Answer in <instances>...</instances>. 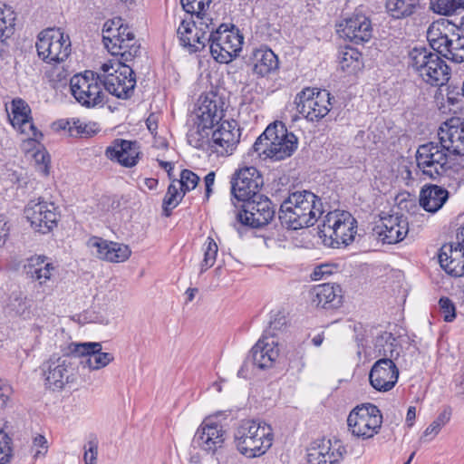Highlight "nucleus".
<instances>
[{"mask_svg": "<svg viewBox=\"0 0 464 464\" xmlns=\"http://www.w3.org/2000/svg\"><path fill=\"white\" fill-rule=\"evenodd\" d=\"M322 199L309 190L295 191L282 202L278 218L283 227L297 230L314 226L323 215Z\"/></svg>", "mask_w": 464, "mask_h": 464, "instance_id": "f257e3e1", "label": "nucleus"}, {"mask_svg": "<svg viewBox=\"0 0 464 464\" xmlns=\"http://www.w3.org/2000/svg\"><path fill=\"white\" fill-rule=\"evenodd\" d=\"M298 145L297 137L288 132L285 125L281 121L269 124L265 131L256 139L252 150L265 158L274 161L283 160L291 157Z\"/></svg>", "mask_w": 464, "mask_h": 464, "instance_id": "f03ea898", "label": "nucleus"}, {"mask_svg": "<svg viewBox=\"0 0 464 464\" xmlns=\"http://www.w3.org/2000/svg\"><path fill=\"white\" fill-rule=\"evenodd\" d=\"M273 430L265 421L243 420L234 433L238 451L247 458L259 457L272 446Z\"/></svg>", "mask_w": 464, "mask_h": 464, "instance_id": "7ed1b4c3", "label": "nucleus"}, {"mask_svg": "<svg viewBox=\"0 0 464 464\" xmlns=\"http://www.w3.org/2000/svg\"><path fill=\"white\" fill-rule=\"evenodd\" d=\"M357 234V220L343 210L328 212L318 227V235L324 244L333 248L345 247L351 245Z\"/></svg>", "mask_w": 464, "mask_h": 464, "instance_id": "20e7f679", "label": "nucleus"}, {"mask_svg": "<svg viewBox=\"0 0 464 464\" xmlns=\"http://www.w3.org/2000/svg\"><path fill=\"white\" fill-rule=\"evenodd\" d=\"M409 66L431 86H442L450 79V67L438 52L416 46L409 52Z\"/></svg>", "mask_w": 464, "mask_h": 464, "instance_id": "39448f33", "label": "nucleus"}, {"mask_svg": "<svg viewBox=\"0 0 464 464\" xmlns=\"http://www.w3.org/2000/svg\"><path fill=\"white\" fill-rule=\"evenodd\" d=\"M102 41L113 56H120L124 61H132L140 53V45L121 17H114L104 23Z\"/></svg>", "mask_w": 464, "mask_h": 464, "instance_id": "423d86ee", "label": "nucleus"}, {"mask_svg": "<svg viewBox=\"0 0 464 464\" xmlns=\"http://www.w3.org/2000/svg\"><path fill=\"white\" fill-rule=\"evenodd\" d=\"M120 57L116 62L109 61L101 66L104 72L102 82L105 90L119 99H129L134 91L136 79L132 68Z\"/></svg>", "mask_w": 464, "mask_h": 464, "instance_id": "0eeeda50", "label": "nucleus"}, {"mask_svg": "<svg viewBox=\"0 0 464 464\" xmlns=\"http://www.w3.org/2000/svg\"><path fill=\"white\" fill-rule=\"evenodd\" d=\"M38 56L47 63L64 62L71 53V41L61 28H47L37 37Z\"/></svg>", "mask_w": 464, "mask_h": 464, "instance_id": "6e6552de", "label": "nucleus"}, {"mask_svg": "<svg viewBox=\"0 0 464 464\" xmlns=\"http://www.w3.org/2000/svg\"><path fill=\"white\" fill-rule=\"evenodd\" d=\"M334 97L324 89L304 88L295 97V104L299 114L314 122L324 118L332 109Z\"/></svg>", "mask_w": 464, "mask_h": 464, "instance_id": "1a4fd4ad", "label": "nucleus"}, {"mask_svg": "<svg viewBox=\"0 0 464 464\" xmlns=\"http://www.w3.org/2000/svg\"><path fill=\"white\" fill-rule=\"evenodd\" d=\"M382 423V414L372 403L355 407L348 415V430L353 436L368 440L379 433Z\"/></svg>", "mask_w": 464, "mask_h": 464, "instance_id": "9d476101", "label": "nucleus"}, {"mask_svg": "<svg viewBox=\"0 0 464 464\" xmlns=\"http://www.w3.org/2000/svg\"><path fill=\"white\" fill-rule=\"evenodd\" d=\"M449 157L450 153L441 146L440 140L428 142L417 150V167L424 176L437 179L450 168Z\"/></svg>", "mask_w": 464, "mask_h": 464, "instance_id": "9b49d317", "label": "nucleus"}, {"mask_svg": "<svg viewBox=\"0 0 464 464\" xmlns=\"http://www.w3.org/2000/svg\"><path fill=\"white\" fill-rule=\"evenodd\" d=\"M212 57L220 63H228L242 49L243 36L237 31L228 30L221 24L208 36Z\"/></svg>", "mask_w": 464, "mask_h": 464, "instance_id": "f8f14e48", "label": "nucleus"}, {"mask_svg": "<svg viewBox=\"0 0 464 464\" xmlns=\"http://www.w3.org/2000/svg\"><path fill=\"white\" fill-rule=\"evenodd\" d=\"M102 76L92 71L75 74L70 81L72 96L82 106L91 108L103 103Z\"/></svg>", "mask_w": 464, "mask_h": 464, "instance_id": "ddd939ff", "label": "nucleus"}, {"mask_svg": "<svg viewBox=\"0 0 464 464\" xmlns=\"http://www.w3.org/2000/svg\"><path fill=\"white\" fill-rule=\"evenodd\" d=\"M276 209L272 201L264 195H257L243 202L237 219L253 228L267 225L275 217Z\"/></svg>", "mask_w": 464, "mask_h": 464, "instance_id": "4468645a", "label": "nucleus"}, {"mask_svg": "<svg viewBox=\"0 0 464 464\" xmlns=\"http://www.w3.org/2000/svg\"><path fill=\"white\" fill-rule=\"evenodd\" d=\"M72 355L67 353L58 356L52 355L42 365L43 374L47 387L53 390H62L67 383L73 381L74 362Z\"/></svg>", "mask_w": 464, "mask_h": 464, "instance_id": "2eb2a0df", "label": "nucleus"}, {"mask_svg": "<svg viewBox=\"0 0 464 464\" xmlns=\"http://www.w3.org/2000/svg\"><path fill=\"white\" fill-rule=\"evenodd\" d=\"M285 324V317L281 316L275 321H270L268 328L265 331V334L255 346L251 349L250 359L252 366H256L260 370L271 368L279 356V349L274 340L266 342L267 335H276V331L279 330Z\"/></svg>", "mask_w": 464, "mask_h": 464, "instance_id": "dca6fc26", "label": "nucleus"}, {"mask_svg": "<svg viewBox=\"0 0 464 464\" xmlns=\"http://www.w3.org/2000/svg\"><path fill=\"white\" fill-rule=\"evenodd\" d=\"M24 216L31 227L41 234H47L56 227L58 213L56 207L52 202L41 198L30 200L25 208Z\"/></svg>", "mask_w": 464, "mask_h": 464, "instance_id": "f3484780", "label": "nucleus"}, {"mask_svg": "<svg viewBox=\"0 0 464 464\" xmlns=\"http://www.w3.org/2000/svg\"><path fill=\"white\" fill-rule=\"evenodd\" d=\"M231 195L238 201H246L258 194L264 184L263 177L255 167H246L234 173L230 180Z\"/></svg>", "mask_w": 464, "mask_h": 464, "instance_id": "a211bd4d", "label": "nucleus"}, {"mask_svg": "<svg viewBox=\"0 0 464 464\" xmlns=\"http://www.w3.org/2000/svg\"><path fill=\"white\" fill-rule=\"evenodd\" d=\"M68 350L75 358H80L83 367L93 371L106 367L114 360L112 353L102 352L101 343H72Z\"/></svg>", "mask_w": 464, "mask_h": 464, "instance_id": "6ab92c4d", "label": "nucleus"}, {"mask_svg": "<svg viewBox=\"0 0 464 464\" xmlns=\"http://www.w3.org/2000/svg\"><path fill=\"white\" fill-rule=\"evenodd\" d=\"M373 235L383 244H397L402 241L409 232L407 218L399 213L382 217L380 223L372 229Z\"/></svg>", "mask_w": 464, "mask_h": 464, "instance_id": "aec40b11", "label": "nucleus"}, {"mask_svg": "<svg viewBox=\"0 0 464 464\" xmlns=\"http://www.w3.org/2000/svg\"><path fill=\"white\" fill-rule=\"evenodd\" d=\"M438 137L450 155L464 156V121L461 118L455 117L443 122Z\"/></svg>", "mask_w": 464, "mask_h": 464, "instance_id": "412c9836", "label": "nucleus"}, {"mask_svg": "<svg viewBox=\"0 0 464 464\" xmlns=\"http://www.w3.org/2000/svg\"><path fill=\"white\" fill-rule=\"evenodd\" d=\"M217 125L218 128L212 130V148L219 155H229L239 142L240 128L234 120L219 121Z\"/></svg>", "mask_w": 464, "mask_h": 464, "instance_id": "4be33fe9", "label": "nucleus"}, {"mask_svg": "<svg viewBox=\"0 0 464 464\" xmlns=\"http://www.w3.org/2000/svg\"><path fill=\"white\" fill-rule=\"evenodd\" d=\"M394 360L395 359L380 358L372 366L369 373V381L376 391H391L397 383L399 370Z\"/></svg>", "mask_w": 464, "mask_h": 464, "instance_id": "5701e85b", "label": "nucleus"}, {"mask_svg": "<svg viewBox=\"0 0 464 464\" xmlns=\"http://www.w3.org/2000/svg\"><path fill=\"white\" fill-rule=\"evenodd\" d=\"M225 441V430L223 427L210 419H206L198 428L192 445L207 452H216Z\"/></svg>", "mask_w": 464, "mask_h": 464, "instance_id": "b1692460", "label": "nucleus"}, {"mask_svg": "<svg viewBox=\"0 0 464 464\" xmlns=\"http://www.w3.org/2000/svg\"><path fill=\"white\" fill-rule=\"evenodd\" d=\"M224 99L218 93L210 92L200 96L198 106L191 118L199 121V124L215 126L224 117Z\"/></svg>", "mask_w": 464, "mask_h": 464, "instance_id": "393cba45", "label": "nucleus"}, {"mask_svg": "<svg viewBox=\"0 0 464 464\" xmlns=\"http://www.w3.org/2000/svg\"><path fill=\"white\" fill-rule=\"evenodd\" d=\"M339 26L341 27L343 37L356 44L368 42L372 35L371 20L360 10H355V12L351 16L345 18L343 23L340 24Z\"/></svg>", "mask_w": 464, "mask_h": 464, "instance_id": "a878e982", "label": "nucleus"}, {"mask_svg": "<svg viewBox=\"0 0 464 464\" xmlns=\"http://www.w3.org/2000/svg\"><path fill=\"white\" fill-rule=\"evenodd\" d=\"M345 452L339 440H323L308 450L307 461L310 464H336Z\"/></svg>", "mask_w": 464, "mask_h": 464, "instance_id": "bb28decb", "label": "nucleus"}, {"mask_svg": "<svg viewBox=\"0 0 464 464\" xmlns=\"http://www.w3.org/2000/svg\"><path fill=\"white\" fill-rule=\"evenodd\" d=\"M87 245L90 248L96 249L97 257L109 262H124L131 253L127 245L107 241L98 237H91Z\"/></svg>", "mask_w": 464, "mask_h": 464, "instance_id": "cd10ccee", "label": "nucleus"}, {"mask_svg": "<svg viewBox=\"0 0 464 464\" xmlns=\"http://www.w3.org/2000/svg\"><path fill=\"white\" fill-rule=\"evenodd\" d=\"M140 153V147L136 141L121 139L115 140L105 150V156L109 160H115L126 168L134 167L138 163Z\"/></svg>", "mask_w": 464, "mask_h": 464, "instance_id": "c85d7f7f", "label": "nucleus"}, {"mask_svg": "<svg viewBox=\"0 0 464 464\" xmlns=\"http://www.w3.org/2000/svg\"><path fill=\"white\" fill-rule=\"evenodd\" d=\"M439 263L449 275L464 276V240L455 246L444 245L439 254Z\"/></svg>", "mask_w": 464, "mask_h": 464, "instance_id": "c756f323", "label": "nucleus"}, {"mask_svg": "<svg viewBox=\"0 0 464 464\" xmlns=\"http://www.w3.org/2000/svg\"><path fill=\"white\" fill-rule=\"evenodd\" d=\"M343 301V290L339 285L323 284L314 287L312 302L324 309H337Z\"/></svg>", "mask_w": 464, "mask_h": 464, "instance_id": "7c9ffc66", "label": "nucleus"}, {"mask_svg": "<svg viewBox=\"0 0 464 464\" xmlns=\"http://www.w3.org/2000/svg\"><path fill=\"white\" fill-rule=\"evenodd\" d=\"M252 71L257 77H267L279 68L276 54L267 47H261L253 52L251 57Z\"/></svg>", "mask_w": 464, "mask_h": 464, "instance_id": "2f4dec72", "label": "nucleus"}, {"mask_svg": "<svg viewBox=\"0 0 464 464\" xmlns=\"http://www.w3.org/2000/svg\"><path fill=\"white\" fill-rule=\"evenodd\" d=\"M24 270L28 277L43 285L51 280L56 272V267L50 262L47 256H36L27 259Z\"/></svg>", "mask_w": 464, "mask_h": 464, "instance_id": "473e14b6", "label": "nucleus"}, {"mask_svg": "<svg viewBox=\"0 0 464 464\" xmlns=\"http://www.w3.org/2000/svg\"><path fill=\"white\" fill-rule=\"evenodd\" d=\"M31 110L28 104L22 99H14L11 104V114H8L11 124L14 128H17L21 132H25L28 127L32 132L34 139L42 133L38 132L34 125L30 121Z\"/></svg>", "mask_w": 464, "mask_h": 464, "instance_id": "72a5a7b5", "label": "nucleus"}, {"mask_svg": "<svg viewBox=\"0 0 464 464\" xmlns=\"http://www.w3.org/2000/svg\"><path fill=\"white\" fill-rule=\"evenodd\" d=\"M448 191L437 185H430L421 189L420 205L428 212L438 211L447 201Z\"/></svg>", "mask_w": 464, "mask_h": 464, "instance_id": "f704fd0d", "label": "nucleus"}, {"mask_svg": "<svg viewBox=\"0 0 464 464\" xmlns=\"http://www.w3.org/2000/svg\"><path fill=\"white\" fill-rule=\"evenodd\" d=\"M177 33L181 44L188 47L192 53L200 51L208 43V35H207V33L202 32L200 34L198 33L193 34L190 23L185 21L181 22Z\"/></svg>", "mask_w": 464, "mask_h": 464, "instance_id": "c9c22d12", "label": "nucleus"}, {"mask_svg": "<svg viewBox=\"0 0 464 464\" xmlns=\"http://www.w3.org/2000/svg\"><path fill=\"white\" fill-rule=\"evenodd\" d=\"M439 54L456 63L464 62V35L452 34L445 39Z\"/></svg>", "mask_w": 464, "mask_h": 464, "instance_id": "e433bc0d", "label": "nucleus"}, {"mask_svg": "<svg viewBox=\"0 0 464 464\" xmlns=\"http://www.w3.org/2000/svg\"><path fill=\"white\" fill-rule=\"evenodd\" d=\"M419 5V0L385 1V9L388 15L396 20L404 19L412 15Z\"/></svg>", "mask_w": 464, "mask_h": 464, "instance_id": "4c0bfd02", "label": "nucleus"}, {"mask_svg": "<svg viewBox=\"0 0 464 464\" xmlns=\"http://www.w3.org/2000/svg\"><path fill=\"white\" fill-rule=\"evenodd\" d=\"M190 121L192 123L189 125L187 133L188 142L194 148H204L211 140H209V135L210 133L212 134L214 127L208 124H206V126L203 123L199 124V121L193 118Z\"/></svg>", "mask_w": 464, "mask_h": 464, "instance_id": "58836bf2", "label": "nucleus"}, {"mask_svg": "<svg viewBox=\"0 0 464 464\" xmlns=\"http://www.w3.org/2000/svg\"><path fill=\"white\" fill-rule=\"evenodd\" d=\"M374 353L377 357L397 359L399 350L396 339L391 333L382 332L376 336L374 342Z\"/></svg>", "mask_w": 464, "mask_h": 464, "instance_id": "ea45409f", "label": "nucleus"}, {"mask_svg": "<svg viewBox=\"0 0 464 464\" xmlns=\"http://www.w3.org/2000/svg\"><path fill=\"white\" fill-rule=\"evenodd\" d=\"M61 127L67 130L69 134L72 137L89 138L93 136L98 128L96 123H86L80 119H69L62 121Z\"/></svg>", "mask_w": 464, "mask_h": 464, "instance_id": "a19ab883", "label": "nucleus"}, {"mask_svg": "<svg viewBox=\"0 0 464 464\" xmlns=\"http://www.w3.org/2000/svg\"><path fill=\"white\" fill-rule=\"evenodd\" d=\"M175 182L176 180H173V182L169 184L163 198V215L166 217H169L171 215L172 210L179 204L185 196V190H179Z\"/></svg>", "mask_w": 464, "mask_h": 464, "instance_id": "79ce46f5", "label": "nucleus"}, {"mask_svg": "<svg viewBox=\"0 0 464 464\" xmlns=\"http://www.w3.org/2000/svg\"><path fill=\"white\" fill-rule=\"evenodd\" d=\"M15 14L11 8L0 6V42H5L14 33Z\"/></svg>", "mask_w": 464, "mask_h": 464, "instance_id": "37998d69", "label": "nucleus"}, {"mask_svg": "<svg viewBox=\"0 0 464 464\" xmlns=\"http://www.w3.org/2000/svg\"><path fill=\"white\" fill-rule=\"evenodd\" d=\"M451 408L447 406L439 414V416L434 420L424 430L422 439H426L430 436L429 440H432L441 430L443 426H445L450 420L451 417Z\"/></svg>", "mask_w": 464, "mask_h": 464, "instance_id": "c03bdc74", "label": "nucleus"}, {"mask_svg": "<svg viewBox=\"0 0 464 464\" xmlns=\"http://www.w3.org/2000/svg\"><path fill=\"white\" fill-rule=\"evenodd\" d=\"M203 250L204 258L200 263V274L212 267L217 259L218 246L211 237H208L206 242L203 245Z\"/></svg>", "mask_w": 464, "mask_h": 464, "instance_id": "a18cd8bd", "label": "nucleus"}, {"mask_svg": "<svg viewBox=\"0 0 464 464\" xmlns=\"http://www.w3.org/2000/svg\"><path fill=\"white\" fill-rule=\"evenodd\" d=\"M441 26L442 24L439 23H433L427 30V39L430 43V48L434 52H439L444 44L445 39L449 38V35L442 32Z\"/></svg>", "mask_w": 464, "mask_h": 464, "instance_id": "49530a36", "label": "nucleus"}, {"mask_svg": "<svg viewBox=\"0 0 464 464\" xmlns=\"http://www.w3.org/2000/svg\"><path fill=\"white\" fill-rule=\"evenodd\" d=\"M361 53L354 49H347L339 57V65L343 71L354 72L360 68Z\"/></svg>", "mask_w": 464, "mask_h": 464, "instance_id": "de8ad7c7", "label": "nucleus"}, {"mask_svg": "<svg viewBox=\"0 0 464 464\" xmlns=\"http://www.w3.org/2000/svg\"><path fill=\"white\" fill-rule=\"evenodd\" d=\"M434 12L450 15L459 9L464 10V0H436L431 3Z\"/></svg>", "mask_w": 464, "mask_h": 464, "instance_id": "09e8293b", "label": "nucleus"}, {"mask_svg": "<svg viewBox=\"0 0 464 464\" xmlns=\"http://www.w3.org/2000/svg\"><path fill=\"white\" fill-rule=\"evenodd\" d=\"M180 2L186 13L201 17L211 0H180Z\"/></svg>", "mask_w": 464, "mask_h": 464, "instance_id": "8fccbe9b", "label": "nucleus"}, {"mask_svg": "<svg viewBox=\"0 0 464 464\" xmlns=\"http://www.w3.org/2000/svg\"><path fill=\"white\" fill-rule=\"evenodd\" d=\"M198 181L199 177L189 169H183L180 173V179L176 180L179 185V189L182 191L185 190V193L194 189L198 184Z\"/></svg>", "mask_w": 464, "mask_h": 464, "instance_id": "3c124183", "label": "nucleus"}, {"mask_svg": "<svg viewBox=\"0 0 464 464\" xmlns=\"http://www.w3.org/2000/svg\"><path fill=\"white\" fill-rule=\"evenodd\" d=\"M11 438L0 430V464H7L12 457Z\"/></svg>", "mask_w": 464, "mask_h": 464, "instance_id": "603ef678", "label": "nucleus"}, {"mask_svg": "<svg viewBox=\"0 0 464 464\" xmlns=\"http://www.w3.org/2000/svg\"><path fill=\"white\" fill-rule=\"evenodd\" d=\"M439 306L445 322H452L456 318V306L449 297H441L439 300Z\"/></svg>", "mask_w": 464, "mask_h": 464, "instance_id": "864d4df0", "label": "nucleus"}, {"mask_svg": "<svg viewBox=\"0 0 464 464\" xmlns=\"http://www.w3.org/2000/svg\"><path fill=\"white\" fill-rule=\"evenodd\" d=\"M8 306L16 314H23L26 310L25 298L20 293H13Z\"/></svg>", "mask_w": 464, "mask_h": 464, "instance_id": "5fc2aeb1", "label": "nucleus"}, {"mask_svg": "<svg viewBox=\"0 0 464 464\" xmlns=\"http://www.w3.org/2000/svg\"><path fill=\"white\" fill-rule=\"evenodd\" d=\"M336 269L337 266L334 264H322L314 268L311 277L314 281L322 280L324 277L333 275Z\"/></svg>", "mask_w": 464, "mask_h": 464, "instance_id": "6e6d98bb", "label": "nucleus"}, {"mask_svg": "<svg viewBox=\"0 0 464 464\" xmlns=\"http://www.w3.org/2000/svg\"><path fill=\"white\" fill-rule=\"evenodd\" d=\"M83 459L85 464H96L98 455V441L96 439L91 440L84 446Z\"/></svg>", "mask_w": 464, "mask_h": 464, "instance_id": "4d7b16f0", "label": "nucleus"}, {"mask_svg": "<svg viewBox=\"0 0 464 464\" xmlns=\"http://www.w3.org/2000/svg\"><path fill=\"white\" fill-rule=\"evenodd\" d=\"M34 159L39 165L41 172L44 175L49 174L50 156L45 150H37L34 153Z\"/></svg>", "mask_w": 464, "mask_h": 464, "instance_id": "13d9d810", "label": "nucleus"}, {"mask_svg": "<svg viewBox=\"0 0 464 464\" xmlns=\"http://www.w3.org/2000/svg\"><path fill=\"white\" fill-rule=\"evenodd\" d=\"M12 393V386L7 382L0 379V409L7 405Z\"/></svg>", "mask_w": 464, "mask_h": 464, "instance_id": "bf43d9fd", "label": "nucleus"}, {"mask_svg": "<svg viewBox=\"0 0 464 464\" xmlns=\"http://www.w3.org/2000/svg\"><path fill=\"white\" fill-rule=\"evenodd\" d=\"M215 172L210 171L208 172L205 178H204V183H205V198L206 199H208L213 192V186L215 183Z\"/></svg>", "mask_w": 464, "mask_h": 464, "instance_id": "052dcab7", "label": "nucleus"}, {"mask_svg": "<svg viewBox=\"0 0 464 464\" xmlns=\"http://www.w3.org/2000/svg\"><path fill=\"white\" fill-rule=\"evenodd\" d=\"M46 443H47V440L44 438V436H43V435H37L34 439V446L42 448L44 450V451H42L40 450H36L35 453H34V457L35 458L39 457L40 455H44V453L47 450Z\"/></svg>", "mask_w": 464, "mask_h": 464, "instance_id": "680f3d73", "label": "nucleus"}, {"mask_svg": "<svg viewBox=\"0 0 464 464\" xmlns=\"http://www.w3.org/2000/svg\"><path fill=\"white\" fill-rule=\"evenodd\" d=\"M249 365H252V360L250 359V357L247 358L243 362L242 366L238 370L237 376L239 378H247V374H248V372H249Z\"/></svg>", "mask_w": 464, "mask_h": 464, "instance_id": "e2e57ef3", "label": "nucleus"}, {"mask_svg": "<svg viewBox=\"0 0 464 464\" xmlns=\"http://www.w3.org/2000/svg\"><path fill=\"white\" fill-rule=\"evenodd\" d=\"M8 235V229L6 227V222L0 216V246L5 242V238Z\"/></svg>", "mask_w": 464, "mask_h": 464, "instance_id": "0e129e2a", "label": "nucleus"}, {"mask_svg": "<svg viewBox=\"0 0 464 464\" xmlns=\"http://www.w3.org/2000/svg\"><path fill=\"white\" fill-rule=\"evenodd\" d=\"M416 418V408L414 406H410L407 411L406 415V422L409 427L413 425V420Z\"/></svg>", "mask_w": 464, "mask_h": 464, "instance_id": "69168bd1", "label": "nucleus"}, {"mask_svg": "<svg viewBox=\"0 0 464 464\" xmlns=\"http://www.w3.org/2000/svg\"><path fill=\"white\" fill-rule=\"evenodd\" d=\"M158 160L160 166L162 169H164L167 171L169 177H170L171 176V172L173 170V164L171 162H169V161H164V160Z\"/></svg>", "mask_w": 464, "mask_h": 464, "instance_id": "338daca9", "label": "nucleus"}, {"mask_svg": "<svg viewBox=\"0 0 464 464\" xmlns=\"http://www.w3.org/2000/svg\"><path fill=\"white\" fill-rule=\"evenodd\" d=\"M145 185L150 189H154L158 186V179L152 178L145 179Z\"/></svg>", "mask_w": 464, "mask_h": 464, "instance_id": "774afa93", "label": "nucleus"}]
</instances>
